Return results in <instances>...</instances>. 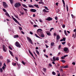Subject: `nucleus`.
<instances>
[{
	"mask_svg": "<svg viewBox=\"0 0 76 76\" xmlns=\"http://www.w3.org/2000/svg\"><path fill=\"white\" fill-rule=\"evenodd\" d=\"M12 18L13 19V20L17 23H18V24H19V25H20V26H21V25L19 23V22H18V20H17L15 19V18L13 16H12Z\"/></svg>",
	"mask_w": 76,
	"mask_h": 76,
	"instance_id": "nucleus-1",
	"label": "nucleus"
},
{
	"mask_svg": "<svg viewBox=\"0 0 76 76\" xmlns=\"http://www.w3.org/2000/svg\"><path fill=\"white\" fill-rule=\"evenodd\" d=\"M20 6L21 4L19 2L16 3L15 4V7L16 8L19 7Z\"/></svg>",
	"mask_w": 76,
	"mask_h": 76,
	"instance_id": "nucleus-2",
	"label": "nucleus"
},
{
	"mask_svg": "<svg viewBox=\"0 0 76 76\" xmlns=\"http://www.w3.org/2000/svg\"><path fill=\"white\" fill-rule=\"evenodd\" d=\"M3 6L4 8H7L8 7V5L7 4H6V3L5 2H3Z\"/></svg>",
	"mask_w": 76,
	"mask_h": 76,
	"instance_id": "nucleus-3",
	"label": "nucleus"
},
{
	"mask_svg": "<svg viewBox=\"0 0 76 76\" xmlns=\"http://www.w3.org/2000/svg\"><path fill=\"white\" fill-rule=\"evenodd\" d=\"M15 45L16 47L19 48H20L21 47V45L18 42H16L15 43Z\"/></svg>",
	"mask_w": 76,
	"mask_h": 76,
	"instance_id": "nucleus-4",
	"label": "nucleus"
},
{
	"mask_svg": "<svg viewBox=\"0 0 76 76\" xmlns=\"http://www.w3.org/2000/svg\"><path fill=\"white\" fill-rule=\"evenodd\" d=\"M3 50L4 52H6L7 51V48L4 45H3Z\"/></svg>",
	"mask_w": 76,
	"mask_h": 76,
	"instance_id": "nucleus-5",
	"label": "nucleus"
},
{
	"mask_svg": "<svg viewBox=\"0 0 76 76\" xmlns=\"http://www.w3.org/2000/svg\"><path fill=\"white\" fill-rule=\"evenodd\" d=\"M64 51L66 52V53H68L69 52V50L68 48H65L64 49Z\"/></svg>",
	"mask_w": 76,
	"mask_h": 76,
	"instance_id": "nucleus-6",
	"label": "nucleus"
},
{
	"mask_svg": "<svg viewBox=\"0 0 76 76\" xmlns=\"http://www.w3.org/2000/svg\"><path fill=\"white\" fill-rule=\"evenodd\" d=\"M60 38V37L59 35H57L56 37V40H58Z\"/></svg>",
	"mask_w": 76,
	"mask_h": 76,
	"instance_id": "nucleus-7",
	"label": "nucleus"
},
{
	"mask_svg": "<svg viewBox=\"0 0 76 76\" xmlns=\"http://www.w3.org/2000/svg\"><path fill=\"white\" fill-rule=\"evenodd\" d=\"M30 11L33 12H36L37 11L35 9H31Z\"/></svg>",
	"mask_w": 76,
	"mask_h": 76,
	"instance_id": "nucleus-8",
	"label": "nucleus"
},
{
	"mask_svg": "<svg viewBox=\"0 0 76 76\" xmlns=\"http://www.w3.org/2000/svg\"><path fill=\"white\" fill-rule=\"evenodd\" d=\"M27 40L29 42L31 41L32 40L29 37H27Z\"/></svg>",
	"mask_w": 76,
	"mask_h": 76,
	"instance_id": "nucleus-9",
	"label": "nucleus"
},
{
	"mask_svg": "<svg viewBox=\"0 0 76 76\" xmlns=\"http://www.w3.org/2000/svg\"><path fill=\"white\" fill-rule=\"evenodd\" d=\"M28 51H29V53L32 56H33V57H34V56H33L32 53L31 52V51L30 50H28Z\"/></svg>",
	"mask_w": 76,
	"mask_h": 76,
	"instance_id": "nucleus-10",
	"label": "nucleus"
},
{
	"mask_svg": "<svg viewBox=\"0 0 76 76\" xmlns=\"http://www.w3.org/2000/svg\"><path fill=\"white\" fill-rule=\"evenodd\" d=\"M52 20V19L51 18H50V17L48 18H47L46 19V20H49V21H50V20Z\"/></svg>",
	"mask_w": 76,
	"mask_h": 76,
	"instance_id": "nucleus-11",
	"label": "nucleus"
},
{
	"mask_svg": "<svg viewBox=\"0 0 76 76\" xmlns=\"http://www.w3.org/2000/svg\"><path fill=\"white\" fill-rule=\"evenodd\" d=\"M42 31V30L41 29H38L37 30V32H38V34H39V33Z\"/></svg>",
	"mask_w": 76,
	"mask_h": 76,
	"instance_id": "nucleus-12",
	"label": "nucleus"
},
{
	"mask_svg": "<svg viewBox=\"0 0 76 76\" xmlns=\"http://www.w3.org/2000/svg\"><path fill=\"white\" fill-rule=\"evenodd\" d=\"M42 31V30L41 29H38L37 30V32H38V34H39V33Z\"/></svg>",
	"mask_w": 76,
	"mask_h": 76,
	"instance_id": "nucleus-13",
	"label": "nucleus"
},
{
	"mask_svg": "<svg viewBox=\"0 0 76 76\" xmlns=\"http://www.w3.org/2000/svg\"><path fill=\"white\" fill-rule=\"evenodd\" d=\"M9 52L10 53V54H11V55L12 56H14V55H13V54L12 53V52L10 50H9Z\"/></svg>",
	"mask_w": 76,
	"mask_h": 76,
	"instance_id": "nucleus-14",
	"label": "nucleus"
},
{
	"mask_svg": "<svg viewBox=\"0 0 76 76\" xmlns=\"http://www.w3.org/2000/svg\"><path fill=\"white\" fill-rule=\"evenodd\" d=\"M14 38H19V36L18 35H15L14 36Z\"/></svg>",
	"mask_w": 76,
	"mask_h": 76,
	"instance_id": "nucleus-15",
	"label": "nucleus"
},
{
	"mask_svg": "<svg viewBox=\"0 0 76 76\" xmlns=\"http://www.w3.org/2000/svg\"><path fill=\"white\" fill-rule=\"evenodd\" d=\"M42 12L45 13H47V12H49V11H46L45 9H44L42 10Z\"/></svg>",
	"mask_w": 76,
	"mask_h": 76,
	"instance_id": "nucleus-16",
	"label": "nucleus"
},
{
	"mask_svg": "<svg viewBox=\"0 0 76 76\" xmlns=\"http://www.w3.org/2000/svg\"><path fill=\"white\" fill-rule=\"evenodd\" d=\"M39 4H42V5H44V3L42 2V1H39Z\"/></svg>",
	"mask_w": 76,
	"mask_h": 76,
	"instance_id": "nucleus-17",
	"label": "nucleus"
},
{
	"mask_svg": "<svg viewBox=\"0 0 76 76\" xmlns=\"http://www.w3.org/2000/svg\"><path fill=\"white\" fill-rule=\"evenodd\" d=\"M28 7L30 8H34V7L33 5H31L30 4H29L28 5Z\"/></svg>",
	"mask_w": 76,
	"mask_h": 76,
	"instance_id": "nucleus-18",
	"label": "nucleus"
},
{
	"mask_svg": "<svg viewBox=\"0 0 76 76\" xmlns=\"http://www.w3.org/2000/svg\"><path fill=\"white\" fill-rule=\"evenodd\" d=\"M34 6H35L37 8H39V7L38 6V4H34Z\"/></svg>",
	"mask_w": 76,
	"mask_h": 76,
	"instance_id": "nucleus-19",
	"label": "nucleus"
},
{
	"mask_svg": "<svg viewBox=\"0 0 76 76\" xmlns=\"http://www.w3.org/2000/svg\"><path fill=\"white\" fill-rule=\"evenodd\" d=\"M22 6L24 7H25L26 8H27L28 7H27V6H26L25 4H22Z\"/></svg>",
	"mask_w": 76,
	"mask_h": 76,
	"instance_id": "nucleus-20",
	"label": "nucleus"
},
{
	"mask_svg": "<svg viewBox=\"0 0 76 76\" xmlns=\"http://www.w3.org/2000/svg\"><path fill=\"white\" fill-rule=\"evenodd\" d=\"M12 65H13L14 66H16V63H14V62H12Z\"/></svg>",
	"mask_w": 76,
	"mask_h": 76,
	"instance_id": "nucleus-21",
	"label": "nucleus"
},
{
	"mask_svg": "<svg viewBox=\"0 0 76 76\" xmlns=\"http://www.w3.org/2000/svg\"><path fill=\"white\" fill-rule=\"evenodd\" d=\"M5 15H6L7 16L9 17H10V16L9 14L7 13L6 12V13H5Z\"/></svg>",
	"mask_w": 76,
	"mask_h": 76,
	"instance_id": "nucleus-22",
	"label": "nucleus"
},
{
	"mask_svg": "<svg viewBox=\"0 0 76 76\" xmlns=\"http://www.w3.org/2000/svg\"><path fill=\"white\" fill-rule=\"evenodd\" d=\"M36 52L37 54V55H39V52L38 50H36Z\"/></svg>",
	"mask_w": 76,
	"mask_h": 76,
	"instance_id": "nucleus-23",
	"label": "nucleus"
},
{
	"mask_svg": "<svg viewBox=\"0 0 76 76\" xmlns=\"http://www.w3.org/2000/svg\"><path fill=\"white\" fill-rule=\"evenodd\" d=\"M54 45V42H52L50 43V45L51 46H53Z\"/></svg>",
	"mask_w": 76,
	"mask_h": 76,
	"instance_id": "nucleus-24",
	"label": "nucleus"
},
{
	"mask_svg": "<svg viewBox=\"0 0 76 76\" xmlns=\"http://www.w3.org/2000/svg\"><path fill=\"white\" fill-rule=\"evenodd\" d=\"M23 9L24 11H26V13H27V11H28L25 8H23Z\"/></svg>",
	"mask_w": 76,
	"mask_h": 76,
	"instance_id": "nucleus-25",
	"label": "nucleus"
},
{
	"mask_svg": "<svg viewBox=\"0 0 76 76\" xmlns=\"http://www.w3.org/2000/svg\"><path fill=\"white\" fill-rule=\"evenodd\" d=\"M14 16L16 18L18 19V20H20V19H19V17H18V15H14Z\"/></svg>",
	"mask_w": 76,
	"mask_h": 76,
	"instance_id": "nucleus-26",
	"label": "nucleus"
},
{
	"mask_svg": "<svg viewBox=\"0 0 76 76\" xmlns=\"http://www.w3.org/2000/svg\"><path fill=\"white\" fill-rule=\"evenodd\" d=\"M47 34L49 36H50L51 35V34L50 32L47 33Z\"/></svg>",
	"mask_w": 76,
	"mask_h": 76,
	"instance_id": "nucleus-27",
	"label": "nucleus"
},
{
	"mask_svg": "<svg viewBox=\"0 0 76 76\" xmlns=\"http://www.w3.org/2000/svg\"><path fill=\"white\" fill-rule=\"evenodd\" d=\"M10 3L11 4H13V0H9Z\"/></svg>",
	"mask_w": 76,
	"mask_h": 76,
	"instance_id": "nucleus-28",
	"label": "nucleus"
},
{
	"mask_svg": "<svg viewBox=\"0 0 76 76\" xmlns=\"http://www.w3.org/2000/svg\"><path fill=\"white\" fill-rule=\"evenodd\" d=\"M61 45H59L58 46V49L59 50H60L61 49Z\"/></svg>",
	"mask_w": 76,
	"mask_h": 76,
	"instance_id": "nucleus-29",
	"label": "nucleus"
},
{
	"mask_svg": "<svg viewBox=\"0 0 76 76\" xmlns=\"http://www.w3.org/2000/svg\"><path fill=\"white\" fill-rule=\"evenodd\" d=\"M35 36H36V37H37V38H39V39H41V38L39 37L37 35V34H35Z\"/></svg>",
	"mask_w": 76,
	"mask_h": 76,
	"instance_id": "nucleus-30",
	"label": "nucleus"
},
{
	"mask_svg": "<svg viewBox=\"0 0 76 76\" xmlns=\"http://www.w3.org/2000/svg\"><path fill=\"white\" fill-rule=\"evenodd\" d=\"M53 61H56V59H55V56H53Z\"/></svg>",
	"mask_w": 76,
	"mask_h": 76,
	"instance_id": "nucleus-31",
	"label": "nucleus"
},
{
	"mask_svg": "<svg viewBox=\"0 0 76 76\" xmlns=\"http://www.w3.org/2000/svg\"><path fill=\"white\" fill-rule=\"evenodd\" d=\"M43 70H44V71L45 72H46L47 69H46V68H43Z\"/></svg>",
	"mask_w": 76,
	"mask_h": 76,
	"instance_id": "nucleus-32",
	"label": "nucleus"
},
{
	"mask_svg": "<svg viewBox=\"0 0 76 76\" xmlns=\"http://www.w3.org/2000/svg\"><path fill=\"white\" fill-rule=\"evenodd\" d=\"M45 8L48 10H49L48 9V7L46 6H44Z\"/></svg>",
	"mask_w": 76,
	"mask_h": 76,
	"instance_id": "nucleus-33",
	"label": "nucleus"
},
{
	"mask_svg": "<svg viewBox=\"0 0 76 76\" xmlns=\"http://www.w3.org/2000/svg\"><path fill=\"white\" fill-rule=\"evenodd\" d=\"M52 74L53 75H56V73L54 72H52Z\"/></svg>",
	"mask_w": 76,
	"mask_h": 76,
	"instance_id": "nucleus-34",
	"label": "nucleus"
},
{
	"mask_svg": "<svg viewBox=\"0 0 76 76\" xmlns=\"http://www.w3.org/2000/svg\"><path fill=\"white\" fill-rule=\"evenodd\" d=\"M64 32L65 35H66V36H67V34H66V30H64Z\"/></svg>",
	"mask_w": 76,
	"mask_h": 76,
	"instance_id": "nucleus-35",
	"label": "nucleus"
},
{
	"mask_svg": "<svg viewBox=\"0 0 76 76\" xmlns=\"http://www.w3.org/2000/svg\"><path fill=\"white\" fill-rule=\"evenodd\" d=\"M2 10L5 12H7V11L6 10H5V9H4V8H3L2 9Z\"/></svg>",
	"mask_w": 76,
	"mask_h": 76,
	"instance_id": "nucleus-36",
	"label": "nucleus"
},
{
	"mask_svg": "<svg viewBox=\"0 0 76 76\" xmlns=\"http://www.w3.org/2000/svg\"><path fill=\"white\" fill-rule=\"evenodd\" d=\"M18 65V69H19L20 67V65H19L18 64H17Z\"/></svg>",
	"mask_w": 76,
	"mask_h": 76,
	"instance_id": "nucleus-37",
	"label": "nucleus"
},
{
	"mask_svg": "<svg viewBox=\"0 0 76 76\" xmlns=\"http://www.w3.org/2000/svg\"><path fill=\"white\" fill-rule=\"evenodd\" d=\"M20 13L22 15H23L24 14V12H21V11H20Z\"/></svg>",
	"mask_w": 76,
	"mask_h": 76,
	"instance_id": "nucleus-38",
	"label": "nucleus"
},
{
	"mask_svg": "<svg viewBox=\"0 0 76 76\" xmlns=\"http://www.w3.org/2000/svg\"><path fill=\"white\" fill-rule=\"evenodd\" d=\"M29 42H30V43H31V44L32 45H33L34 44H33V41L32 40L31 41H30Z\"/></svg>",
	"mask_w": 76,
	"mask_h": 76,
	"instance_id": "nucleus-39",
	"label": "nucleus"
},
{
	"mask_svg": "<svg viewBox=\"0 0 76 76\" xmlns=\"http://www.w3.org/2000/svg\"><path fill=\"white\" fill-rule=\"evenodd\" d=\"M3 70L1 68H0V72H3Z\"/></svg>",
	"mask_w": 76,
	"mask_h": 76,
	"instance_id": "nucleus-40",
	"label": "nucleus"
},
{
	"mask_svg": "<svg viewBox=\"0 0 76 76\" xmlns=\"http://www.w3.org/2000/svg\"><path fill=\"white\" fill-rule=\"evenodd\" d=\"M41 37L44 38L45 37V35L44 34L41 35Z\"/></svg>",
	"mask_w": 76,
	"mask_h": 76,
	"instance_id": "nucleus-41",
	"label": "nucleus"
},
{
	"mask_svg": "<svg viewBox=\"0 0 76 76\" xmlns=\"http://www.w3.org/2000/svg\"><path fill=\"white\" fill-rule=\"evenodd\" d=\"M19 29L20 30H22V28L20 26H19L18 27Z\"/></svg>",
	"mask_w": 76,
	"mask_h": 76,
	"instance_id": "nucleus-42",
	"label": "nucleus"
},
{
	"mask_svg": "<svg viewBox=\"0 0 76 76\" xmlns=\"http://www.w3.org/2000/svg\"><path fill=\"white\" fill-rule=\"evenodd\" d=\"M63 67L64 68H67L68 67V66H63Z\"/></svg>",
	"mask_w": 76,
	"mask_h": 76,
	"instance_id": "nucleus-43",
	"label": "nucleus"
},
{
	"mask_svg": "<svg viewBox=\"0 0 76 76\" xmlns=\"http://www.w3.org/2000/svg\"><path fill=\"white\" fill-rule=\"evenodd\" d=\"M21 63H22V64L24 65H25V64H26V63H24V62H23V61H22L21 62Z\"/></svg>",
	"mask_w": 76,
	"mask_h": 76,
	"instance_id": "nucleus-44",
	"label": "nucleus"
},
{
	"mask_svg": "<svg viewBox=\"0 0 76 76\" xmlns=\"http://www.w3.org/2000/svg\"><path fill=\"white\" fill-rule=\"evenodd\" d=\"M7 63H10L11 62L10 60H9V59H7Z\"/></svg>",
	"mask_w": 76,
	"mask_h": 76,
	"instance_id": "nucleus-45",
	"label": "nucleus"
},
{
	"mask_svg": "<svg viewBox=\"0 0 76 76\" xmlns=\"http://www.w3.org/2000/svg\"><path fill=\"white\" fill-rule=\"evenodd\" d=\"M59 60V58H58V57H57L56 58V60L57 61H58Z\"/></svg>",
	"mask_w": 76,
	"mask_h": 76,
	"instance_id": "nucleus-46",
	"label": "nucleus"
},
{
	"mask_svg": "<svg viewBox=\"0 0 76 76\" xmlns=\"http://www.w3.org/2000/svg\"><path fill=\"white\" fill-rule=\"evenodd\" d=\"M61 61L63 63H65V61L64 60H61Z\"/></svg>",
	"mask_w": 76,
	"mask_h": 76,
	"instance_id": "nucleus-47",
	"label": "nucleus"
},
{
	"mask_svg": "<svg viewBox=\"0 0 76 76\" xmlns=\"http://www.w3.org/2000/svg\"><path fill=\"white\" fill-rule=\"evenodd\" d=\"M67 45L69 46V47H70L71 45V44H70V43H67Z\"/></svg>",
	"mask_w": 76,
	"mask_h": 76,
	"instance_id": "nucleus-48",
	"label": "nucleus"
},
{
	"mask_svg": "<svg viewBox=\"0 0 76 76\" xmlns=\"http://www.w3.org/2000/svg\"><path fill=\"white\" fill-rule=\"evenodd\" d=\"M62 1L64 5H65V3H64V0H62Z\"/></svg>",
	"mask_w": 76,
	"mask_h": 76,
	"instance_id": "nucleus-49",
	"label": "nucleus"
},
{
	"mask_svg": "<svg viewBox=\"0 0 76 76\" xmlns=\"http://www.w3.org/2000/svg\"><path fill=\"white\" fill-rule=\"evenodd\" d=\"M62 27L63 28H65V25L64 24L63 25H62Z\"/></svg>",
	"mask_w": 76,
	"mask_h": 76,
	"instance_id": "nucleus-50",
	"label": "nucleus"
},
{
	"mask_svg": "<svg viewBox=\"0 0 76 76\" xmlns=\"http://www.w3.org/2000/svg\"><path fill=\"white\" fill-rule=\"evenodd\" d=\"M55 19L56 20H58V18L57 17H55Z\"/></svg>",
	"mask_w": 76,
	"mask_h": 76,
	"instance_id": "nucleus-51",
	"label": "nucleus"
},
{
	"mask_svg": "<svg viewBox=\"0 0 76 76\" xmlns=\"http://www.w3.org/2000/svg\"><path fill=\"white\" fill-rule=\"evenodd\" d=\"M2 65V63L0 61V67H1V65Z\"/></svg>",
	"mask_w": 76,
	"mask_h": 76,
	"instance_id": "nucleus-52",
	"label": "nucleus"
},
{
	"mask_svg": "<svg viewBox=\"0 0 76 76\" xmlns=\"http://www.w3.org/2000/svg\"><path fill=\"white\" fill-rule=\"evenodd\" d=\"M9 48L10 50H12V48L11 47L9 46Z\"/></svg>",
	"mask_w": 76,
	"mask_h": 76,
	"instance_id": "nucleus-53",
	"label": "nucleus"
},
{
	"mask_svg": "<svg viewBox=\"0 0 76 76\" xmlns=\"http://www.w3.org/2000/svg\"><path fill=\"white\" fill-rule=\"evenodd\" d=\"M61 59H64V56H62V57H61Z\"/></svg>",
	"mask_w": 76,
	"mask_h": 76,
	"instance_id": "nucleus-54",
	"label": "nucleus"
},
{
	"mask_svg": "<svg viewBox=\"0 0 76 76\" xmlns=\"http://www.w3.org/2000/svg\"><path fill=\"white\" fill-rule=\"evenodd\" d=\"M39 21L40 22L42 23L43 21H42L41 19H39Z\"/></svg>",
	"mask_w": 76,
	"mask_h": 76,
	"instance_id": "nucleus-55",
	"label": "nucleus"
},
{
	"mask_svg": "<svg viewBox=\"0 0 76 76\" xmlns=\"http://www.w3.org/2000/svg\"><path fill=\"white\" fill-rule=\"evenodd\" d=\"M72 37H73V38H75V35L74 34H73V35Z\"/></svg>",
	"mask_w": 76,
	"mask_h": 76,
	"instance_id": "nucleus-56",
	"label": "nucleus"
},
{
	"mask_svg": "<svg viewBox=\"0 0 76 76\" xmlns=\"http://www.w3.org/2000/svg\"><path fill=\"white\" fill-rule=\"evenodd\" d=\"M62 39L64 41H65V39H66V38H63V39Z\"/></svg>",
	"mask_w": 76,
	"mask_h": 76,
	"instance_id": "nucleus-57",
	"label": "nucleus"
},
{
	"mask_svg": "<svg viewBox=\"0 0 76 76\" xmlns=\"http://www.w3.org/2000/svg\"><path fill=\"white\" fill-rule=\"evenodd\" d=\"M30 34L31 35H33V33L32 32H31V31L30 32Z\"/></svg>",
	"mask_w": 76,
	"mask_h": 76,
	"instance_id": "nucleus-58",
	"label": "nucleus"
},
{
	"mask_svg": "<svg viewBox=\"0 0 76 76\" xmlns=\"http://www.w3.org/2000/svg\"><path fill=\"white\" fill-rule=\"evenodd\" d=\"M15 59L17 61H18V58H17V57H15Z\"/></svg>",
	"mask_w": 76,
	"mask_h": 76,
	"instance_id": "nucleus-59",
	"label": "nucleus"
},
{
	"mask_svg": "<svg viewBox=\"0 0 76 76\" xmlns=\"http://www.w3.org/2000/svg\"><path fill=\"white\" fill-rule=\"evenodd\" d=\"M44 56H45L47 58H48V55H44Z\"/></svg>",
	"mask_w": 76,
	"mask_h": 76,
	"instance_id": "nucleus-60",
	"label": "nucleus"
},
{
	"mask_svg": "<svg viewBox=\"0 0 76 76\" xmlns=\"http://www.w3.org/2000/svg\"><path fill=\"white\" fill-rule=\"evenodd\" d=\"M42 31H41L40 33H39V34H42Z\"/></svg>",
	"mask_w": 76,
	"mask_h": 76,
	"instance_id": "nucleus-61",
	"label": "nucleus"
},
{
	"mask_svg": "<svg viewBox=\"0 0 76 76\" xmlns=\"http://www.w3.org/2000/svg\"><path fill=\"white\" fill-rule=\"evenodd\" d=\"M2 69H5V67L4 66H3L2 67Z\"/></svg>",
	"mask_w": 76,
	"mask_h": 76,
	"instance_id": "nucleus-62",
	"label": "nucleus"
},
{
	"mask_svg": "<svg viewBox=\"0 0 76 76\" xmlns=\"http://www.w3.org/2000/svg\"><path fill=\"white\" fill-rule=\"evenodd\" d=\"M34 27H37V25H34Z\"/></svg>",
	"mask_w": 76,
	"mask_h": 76,
	"instance_id": "nucleus-63",
	"label": "nucleus"
},
{
	"mask_svg": "<svg viewBox=\"0 0 76 76\" xmlns=\"http://www.w3.org/2000/svg\"><path fill=\"white\" fill-rule=\"evenodd\" d=\"M71 16H72V18H74V15H73L72 14V15H71Z\"/></svg>",
	"mask_w": 76,
	"mask_h": 76,
	"instance_id": "nucleus-64",
	"label": "nucleus"
}]
</instances>
